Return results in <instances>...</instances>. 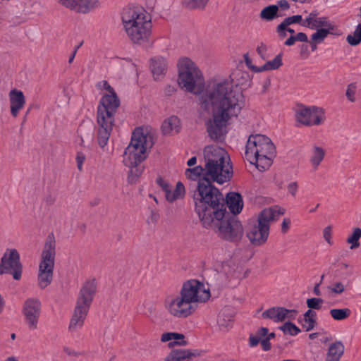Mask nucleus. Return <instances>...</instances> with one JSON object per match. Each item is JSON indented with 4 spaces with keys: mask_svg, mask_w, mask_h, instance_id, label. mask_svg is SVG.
I'll use <instances>...</instances> for the list:
<instances>
[{
    "mask_svg": "<svg viewBox=\"0 0 361 361\" xmlns=\"http://www.w3.org/2000/svg\"><path fill=\"white\" fill-rule=\"evenodd\" d=\"M316 318V312L312 310H308L302 315V317L299 318L298 322L306 331H310L314 328L317 324Z\"/></svg>",
    "mask_w": 361,
    "mask_h": 361,
    "instance_id": "obj_27",
    "label": "nucleus"
},
{
    "mask_svg": "<svg viewBox=\"0 0 361 361\" xmlns=\"http://www.w3.org/2000/svg\"><path fill=\"white\" fill-rule=\"evenodd\" d=\"M307 305L311 310H320L324 300L319 298H312L307 300Z\"/></svg>",
    "mask_w": 361,
    "mask_h": 361,
    "instance_id": "obj_41",
    "label": "nucleus"
},
{
    "mask_svg": "<svg viewBox=\"0 0 361 361\" xmlns=\"http://www.w3.org/2000/svg\"><path fill=\"white\" fill-rule=\"evenodd\" d=\"M209 0H183L184 4L189 8H204Z\"/></svg>",
    "mask_w": 361,
    "mask_h": 361,
    "instance_id": "obj_42",
    "label": "nucleus"
},
{
    "mask_svg": "<svg viewBox=\"0 0 361 361\" xmlns=\"http://www.w3.org/2000/svg\"><path fill=\"white\" fill-rule=\"evenodd\" d=\"M225 207H228L233 214H239L243 207V202L241 195L235 192H228L224 199Z\"/></svg>",
    "mask_w": 361,
    "mask_h": 361,
    "instance_id": "obj_21",
    "label": "nucleus"
},
{
    "mask_svg": "<svg viewBox=\"0 0 361 361\" xmlns=\"http://www.w3.org/2000/svg\"><path fill=\"white\" fill-rule=\"evenodd\" d=\"M302 16L300 15H295L293 16H290L288 18H286L282 23L285 25L286 27H288L289 25L294 24V23H299L301 25V23H302Z\"/></svg>",
    "mask_w": 361,
    "mask_h": 361,
    "instance_id": "obj_44",
    "label": "nucleus"
},
{
    "mask_svg": "<svg viewBox=\"0 0 361 361\" xmlns=\"http://www.w3.org/2000/svg\"><path fill=\"white\" fill-rule=\"evenodd\" d=\"M96 292L95 280L90 279L85 281L79 292L75 308L88 312Z\"/></svg>",
    "mask_w": 361,
    "mask_h": 361,
    "instance_id": "obj_14",
    "label": "nucleus"
},
{
    "mask_svg": "<svg viewBox=\"0 0 361 361\" xmlns=\"http://www.w3.org/2000/svg\"><path fill=\"white\" fill-rule=\"evenodd\" d=\"M284 214V209L268 208L262 211L258 217L257 224L251 226L247 236L254 245L264 244L269 234L270 223L277 220Z\"/></svg>",
    "mask_w": 361,
    "mask_h": 361,
    "instance_id": "obj_8",
    "label": "nucleus"
},
{
    "mask_svg": "<svg viewBox=\"0 0 361 361\" xmlns=\"http://www.w3.org/2000/svg\"><path fill=\"white\" fill-rule=\"evenodd\" d=\"M41 304L38 300L30 298L25 302L23 314L30 329H35L37 328Z\"/></svg>",
    "mask_w": 361,
    "mask_h": 361,
    "instance_id": "obj_15",
    "label": "nucleus"
},
{
    "mask_svg": "<svg viewBox=\"0 0 361 361\" xmlns=\"http://www.w3.org/2000/svg\"><path fill=\"white\" fill-rule=\"evenodd\" d=\"M245 157L261 171H265L272 164L276 149L271 140L262 134L251 135L245 147Z\"/></svg>",
    "mask_w": 361,
    "mask_h": 361,
    "instance_id": "obj_5",
    "label": "nucleus"
},
{
    "mask_svg": "<svg viewBox=\"0 0 361 361\" xmlns=\"http://www.w3.org/2000/svg\"><path fill=\"white\" fill-rule=\"evenodd\" d=\"M195 354L187 349L173 350L165 358L164 361H190Z\"/></svg>",
    "mask_w": 361,
    "mask_h": 361,
    "instance_id": "obj_23",
    "label": "nucleus"
},
{
    "mask_svg": "<svg viewBox=\"0 0 361 361\" xmlns=\"http://www.w3.org/2000/svg\"><path fill=\"white\" fill-rule=\"evenodd\" d=\"M56 240L53 233L48 235L42 254L41 262L54 264Z\"/></svg>",
    "mask_w": 361,
    "mask_h": 361,
    "instance_id": "obj_18",
    "label": "nucleus"
},
{
    "mask_svg": "<svg viewBox=\"0 0 361 361\" xmlns=\"http://www.w3.org/2000/svg\"><path fill=\"white\" fill-rule=\"evenodd\" d=\"M286 29H287V27L282 23L277 26L276 32L280 38L283 39L287 36V31Z\"/></svg>",
    "mask_w": 361,
    "mask_h": 361,
    "instance_id": "obj_51",
    "label": "nucleus"
},
{
    "mask_svg": "<svg viewBox=\"0 0 361 361\" xmlns=\"http://www.w3.org/2000/svg\"><path fill=\"white\" fill-rule=\"evenodd\" d=\"M296 42H308L307 36L304 32H298L297 35H295Z\"/></svg>",
    "mask_w": 361,
    "mask_h": 361,
    "instance_id": "obj_56",
    "label": "nucleus"
},
{
    "mask_svg": "<svg viewBox=\"0 0 361 361\" xmlns=\"http://www.w3.org/2000/svg\"><path fill=\"white\" fill-rule=\"evenodd\" d=\"M204 159L205 173L203 178L219 184L230 180L233 168L229 155L224 149L216 145L205 147Z\"/></svg>",
    "mask_w": 361,
    "mask_h": 361,
    "instance_id": "obj_3",
    "label": "nucleus"
},
{
    "mask_svg": "<svg viewBox=\"0 0 361 361\" xmlns=\"http://www.w3.org/2000/svg\"><path fill=\"white\" fill-rule=\"evenodd\" d=\"M252 69L256 73H260V72H262V71H267V68L265 66V64H264V65H262L261 66H259V67L255 66V67H253Z\"/></svg>",
    "mask_w": 361,
    "mask_h": 361,
    "instance_id": "obj_64",
    "label": "nucleus"
},
{
    "mask_svg": "<svg viewBox=\"0 0 361 361\" xmlns=\"http://www.w3.org/2000/svg\"><path fill=\"white\" fill-rule=\"evenodd\" d=\"M99 6V0H79L78 11L87 13Z\"/></svg>",
    "mask_w": 361,
    "mask_h": 361,
    "instance_id": "obj_32",
    "label": "nucleus"
},
{
    "mask_svg": "<svg viewBox=\"0 0 361 361\" xmlns=\"http://www.w3.org/2000/svg\"><path fill=\"white\" fill-rule=\"evenodd\" d=\"M269 332V330L266 327H261L260 329H259L257 332H256V335L258 336L260 339H264L266 337H267V335Z\"/></svg>",
    "mask_w": 361,
    "mask_h": 361,
    "instance_id": "obj_55",
    "label": "nucleus"
},
{
    "mask_svg": "<svg viewBox=\"0 0 361 361\" xmlns=\"http://www.w3.org/2000/svg\"><path fill=\"white\" fill-rule=\"evenodd\" d=\"M327 289L331 293L334 295H341L345 291V287L343 283L341 281H336L333 283L331 286H329Z\"/></svg>",
    "mask_w": 361,
    "mask_h": 361,
    "instance_id": "obj_40",
    "label": "nucleus"
},
{
    "mask_svg": "<svg viewBox=\"0 0 361 361\" xmlns=\"http://www.w3.org/2000/svg\"><path fill=\"white\" fill-rule=\"evenodd\" d=\"M59 2L67 8L78 11L79 0H59Z\"/></svg>",
    "mask_w": 361,
    "mask_h": 361,
    "instance_id": "obj_43",
    "label": "nucleus"
},
{
    "mask_svg": "<svg viewBox=\"0 0 361 361\" xmlns=\"http://www.w3.org/2000/svg\"><path fill=\"white\" fill-rule=\"evenodd\" d=\"M11 114L16 117L19 111L24 106L25 99L22 91L12 90L9 93Z\"/></svg>",
    "mask_w": 361,
    "mask_h": 361,
    "instance_id": "obj_20",
    "label": "nucleus"
},
{
    "mask_svg": "<svg viewBox=\"0 0 361 361\" xmlns=\"http://www.w3.org/2000/svg\"><path fill=\"white\" fill-rule=\"evenodd\" d=\"M264 64L267 71L278 69L283 64L281 54H278L273 60L269 61Z\"/></svg>",
    "mask_w": 361,
    "mask_h": 361,
    "instance_id": "obj_39",
    "label": "nucleus"
},
{
    "mask_svg": "<svg viewBox=\"0 0 361 361\" xmlns=\"http://www.w3.org/2000/svg\"><path fill=\"white\" fill-rule=\"evenodd\" d=\"M346 40L352 46H357L361 42V23L357 25L352 35L347 36Z\"/></svg>",
    "mask_w": 361,
    "mask_h": 361,
    "instance_id": "obj_34",
    "label": "nucleus"
},
{
    "mask_svg": "<svg viewBox=\"0 0 361 361\" xmlns=\"http://www.w3.org/2000/svg\"><path fill=\"white\" fill-rule=\"evenodd\" d=\"M298 189V184L297 182H291L287 186L288 192L293 196L295 197Z\"/></svg>",
    "mask_w": 361,
    "mask_h": 361,
    "instance_id": "obj_50",
    "label": "nucleus"
},
{
    "mask_svg": "<svg viewBox=\"0 0 361 361\" xmlns=\"http://www.w3.org/2000/svg\"><path fill=\"white\" fill-rule=\"evenodd\" d=\"M361 238V229L360 228H355L353 230L352 235L347 238V243H350V249L353 250L357 248L360 246L359 240Z\"/></svg>",
    "mask_w": 361,
    "mask_h": 361,
    "instance_id": "obj_35",
    "label": "nucleus"
},
{
    "mask_svg": "<svg viewBox=\"0 0 361 361\" xmlns=\"http://www.w3.org/2000/svg\"><path fill=\"white\" fill-rule=\"evenodd\" d=\"M329 313L334 319L341 321L350 317L351 314V310L348 308L331 309Z\"/></svg>",
    "mask_w": 361,
    "mask_h": 361,
    "instance_id": "obj_33",
    "label": "nucleus"
},
{
    "mask_svg": "<svg viewBox=\"0 0 361 361\" xmlns=\"http://www.w3.org/2000/svg\"><path fill=\"white\" fill-rule=\"evenodd\" d=\"M63 351L68 355H78L79 354L68 347L63 348Z\"/></svg>",
    "mask_w": 361,
    "mask_h": 361,
    "instance_id": "obj_63",
    "label": "nucleus"
},
{
    "mask_svg": "<svg viewBox=\"0 0 361 361\" xmlns=\"http://www.w3.org/2000/svg\"><path fill=\"white\" fill-rule=\"evenodd\" d=\"M176 89L173 85H167L164 89V94L167 96H171L175 93Z\"/></svg>",
    "mask_w": 361,
    "mask_h": 361,
    "instance_id": "obj_60",
    "label": "nucleus"
},
{
    "mask_svg": "<svg viewBox=\"0 0 361 361\" xmlns=\"http://www.w3.org/2000/svg\"><path fill=\"white\" fill-rule=\"evenodd\" d=\"M297 312L295 310H288L282 307H274L265 310L262 314V317L263 319H269L274 322L279 323L287 319H295Z\"/></svg>",
    "mask_w": 361,
    "mask_h": 361,
    "instance_id": "obj_16",
    "label": "nucleus"
},
{
    "mask_svg": "<svg viewBox=\"0 0 361 361\" xmlns=\"http://www.w3.org/2000/svg\"><path fill=\"white\" fill-rule=\"evenodd\" d=\"M296 42L295 35H291L286 41L284 42V44L286 46H292Z\"/></svg>",
    "mask_w": 361,
    "mask_h": 361,
    "instance_id": "obj_61",
    "label": "nucleus"
},
{
    "mask_svg": "<svg viewBox=\"0 0 361 361\" xmlns=\"http://www.w3.org/2000/svg\"><path fill=\"white\" fill-rule=\"evenodd\" d=\"M260 338L255 334H250L249 336V345L251 348H254L257 346L259 343H261Z\"/></svg>",
    "mask_w": 361,
    "mask_h": 361,
    "instance_id": "obj_49",
    "label": "nucleus"
},
{
    "mask_svg": "<svg viewBox=\"0 0 361 361\" xmlns=\"http://www.w3.org/2000/svg\"><path fill=\"white\" fill-rule=\"evenodd\" d=\"M301 25L312 30L321 28L333 29V25L326 17H319L317 11L311 12L301 23Z\"/></svg>",
    "mask_w": 361,
    "mask_h": 361,
    "instance_id": "obj_17",
    "label": "nucleus"
},
{
    "mask_svg": "<svg viewBox=\"0 0 361 361\" xmlns=\"http://www.w3.org/2000/svg\"><path fill=\"white\" fill-rule=\"evenodd\" d=\"M290 224V220L289 219H284L282 225H281V231L285 233L289 229V226Z\"/></svg>",
    "mask_w": 361,
    "mask_h": 361,
    "instance_id": "obj_58",
    "label": "nucleus"
},
{
    "mask_svg": "<svg viewBox=\"0 0 361 361\" xmlns=\"http://www.w3.org/2000/svg\"><path fill=\"white\" fill-rule=\"evenodd\" d=\"M325 156V151L320 147L314 146L310 161L314 169L317 170Z\"/></svg>",
    "mask_w": 361,
    "mask_h": 361,
    "instance_id": "obj_29",
    "label": "nucleus"
},
{
    "mask_svg": "<svg viewBox=\"0 0 361 361\" xmlns=\"http://www.w3.org/2000/svg\"><path fill=\"white\" fill-rule=\"evenodd\" d=\"M279 329L284 334L290 336H296L300 332V329L296 325L289 322H286L283 325L280 326Z\"/></svg>",
    "mask_w": 361,
    "mask_h": 361,
    "instance_id": "obj_36",
    "label": "nucleus"
},
{
    "mask_svg": "<svg viewBox=\"0 0 361 361\" xmlns=\"http://www.w3.org/2000/svg\"><path fill=\"white\" fill-rule=\"evenodd\" d=\"M331 29L328 28H321L318 29L316 32L312 35L311 39L315 42L319 43L322 42L329 34V30Z\"/></svg>",
    "mask_w": 361,
    "mask_h": 361,
    "instance_id": "obj_37",
    "label": "nucleus"
},
{
    "mask_svg": "<svg viewBox=\"0 0 361 361\" xmlns=\"http://www.w3.org/2000/svg\"><path fill=\"white\" fill-rule=\"evenodd\" d=\"M85 160V156L82 152H78L76 157L77 167L79 171L82 170V164Z\"/></svg>",
    "mask_w": 361,
    "mask_h": 361,
    "instance_id": "obj_52",
    "label": "nucleus"
},
{
    "mask_svg": "<svg viewBox=\"0 0 361 361\" xmlns=\"http://www.w3.org/2000/svg\"><path fill=\"white\" fill-rule=\"evenodd\" d=\"M119 104L120 101L115 92L104 94L101 99L97 110V141L102 148L108 143L114 123V115Z\"/></svg>",
    "mask_w": 361,
    "mask_h": 361,
    "instance_id": "obj_6",
    "label": "nucleus"
},
{
    "mask_svg": "<svg viewBox=\"0 0 361 361\" xmlns=\"http://www.w3.org/2000/svg\"><path fill=\"white\" fill-rule=\"evenodd\" d=\"M178 82L182 89L197 94L199 104L204 111H212V117L207 124V130L213 140H221L230 119L237 117L243 105V95L238 85L226 80L210 82L201 91L202 75L195 63L188 58L178 62Z\"/></svg>",
    "mask_w": 361,
    "mask_h": 361,
    "instance_id": "obj_1",
    "label": "nucleus"
},
{
    "mask_svg": "<svg viewBox=\"0 0 361 361\" xmlns=\"http://www.w3.org/2000/svg\"><path fill=\"white\" fill-rule=\"evenodd\" d=\"M267 47L265 44H264L263 43H261V44L259 46H258V47L257 48V51L258 53V54L263 59H266V52H267Z\"/></svg>",
    "mask_w": 361,
    "mask_h": 361,
    "instance_id": "obj_53",
    "label": "nucleus"
},
{
    "mask_svg": "<svg viewBox=\"0 0 361 361\" xmlns=\"http://www.w3.org/2000/svg\"><path fill=\"white\" fill-rule=\"evenodd\" d=\"M356 91V85L354 83H351L348 86L346 90V97L350 102H355V94Z\"/></svg>",
    "mask_w": 361,
    "mask_h": 361,
    "instance_id": "obj_46",
    "label": "nucleus"
},
{
    "mask_svg": "<svg viewBox=\"0 0 361 361\" xmlns=\"http://www.w3.org/2000/svg\"><path fill=\"white\" fill-rule=\"evenodd\" d=\"M278 6L269 5L264 8L260 13V18L267 21H271L279 17Z\"/></svg>",
    "mask_w": 361,
    "mask_h": 361,
    "instance_id": "obj_31",
    "label": "nucleus"
},
{
    "mask_svg": "<svg viewBox=\"0 0 361 361\" xmlns=\"http://www.w3.org/2000/svg\"><path fill=\"white\" fill-rule=\"evenodd\" d=\"M184 335L182 334L168 332L161 335V341L162 342H168L170 348H173L175 345H186L187 342L184 340Z\"/></svg>",
    "mask_w": 361,
    "mask_h": 361,
    "instance_id": "obj_25",
    "label": "nucleus"
},
{
    "mask_svg": "<svg viewBox=\"0 0 361 361\" xmlns=\"http://www.w3.org/2000/svg\"><path fill=\"white\" fill-rule=\"evenodd\" d=\"M55 200H56V198H55V197H54V196H53V195H47V196L46 197V198H45V202H46V203H47V204L51 205V204H54V203Z\"/></svg>",
    "mask_w": 361,
    "mask_h": 361,
    "instance_id": "obj_62",
    "label": "nucleus"
},
{
    "mask_svg": "<svg viewBox=\"0 0 361 361\" xmlns=\"http://www.w3.org/2000/svg\"><path fill=\"white\" fill-rule=\"evenodd\" d=\"M97 87L99 90H106V94L113 93L114 92L113 87L106 80H102L97 84Z\"/></svg>",
    "mask_w": 361,
    "mask_h": 361,
    "instance_id": "obj_47",
    "label": "nucleus"
},
{
    "mask_svg": "<svg viewBox=\"0 0 361 361\" xmlns=\"http://www.w3.org/2000/svg\"><path fill=\"white\" fill-rule=\"evenodd\" d=\"M204 167L203 168L201 166H197L194 168L187 169L185 171V175L187 178L197 181V183L201 180L204 176Z\"/></svg>",
    "mask_w": 361,
    "mask_h": 361,
    "instance_id": "obj_30",
    "label": "nucleus"
},
{
    "mask_svg": "<svg viewBox=\"0 0 361 361\" xmlns=\"http://www.w3.org/2000/svg\"><path fill=\"white\" fill-rule=\"evenodd\" d=\"M161 128L164 134L177 133L180 129V119L177 116H171L164 121Z\"/></svg>",
    "mask_w": 361,
    "mask_h": 361,
    "instance_id": "obj_28",
    "label": "nucleus"
},
{
    "mask_svg": "<svg viewBox=\"0 0 361 361\" xmlns=\"http://www.w3.org/2000/svg\"><path fill=\"white\" fill-rule=\"evenodd\" d=\"M167 63L163 57L156 56L151 59L150 68L154 80H160L166 73Z\"/></svg>",
    "mask_w": 361,
    "mask_h": 361,
    "instance_id": "obj_22",
    "label": "nucleus"
},
{
    "mask_svg": "<svg viewBox=\"0 0 361 361\" xmlns=\"http://www.w3.org/2000/svg\"><path fill=\"white\" fill-rule=\"evenodd\" d=\"M124 30L129 39L136 44L149 41L152 24L150 16L140 8H125L121 15Z\"/></svg>",
    "mask_w": 361,
    "mask_h": 361,
    "instance_id": "obj_4",
    "label": "nucleus"
},
{
    "mask_svg": "<svg viewBox=\"0 0 361 361\" xmlns=\"http://www.w3.org/2000/svg\"><path fill=\"white\" fill-rule=\"evenodd\" d=\"M344 345L341 341L331 344L325 361H339L344 353Z\"/></svg>",
    "mask_w": 361,
    "mask_h": 361,
    "instance_id": "obj_26",
    "label": "nucleus"
},
{
    "mask_svg": "<svg viewBox=\"0 0 361 361\" xmlns=\"http://www.w3.org/2000/svg\"><path fill=\"white\" fill-rule=\"evenodd\" d=\"M193 199L195 212L203 226L210 225L212 217L221 216L226 209L223 195L207 178H202L197 184Z\"/></svg>",
    "mask_w": 361,
    "mask_h": 361,
    "instance_id": "obj_2",
    "label": "nucleus"
},
{
    "mask_svg": "<svg viewBox=\"0 0 361 361\" xmlns=\"http://www.w3.org/2000/svg\"><path fill=\"white\" fill-rule=\"evenodd\" d=\"M298 122L302 125L310 126L319 125L324 118V113L321 108L316 106H300L295 114Z\"/></svg>",
    "mask_w": 361,
    "mask_h": 361,
    "instance_id": "obj_13",
    "label": "nucleus"
},
{
    "mask_svg": "<svg viewBox=\"0 0 361 361\" xmlns=\"http://www.w3.org/2000/svg\"><path fill=\"white\" fill-rule=\"evenodd\" d=\"M331 227L329 226L326 227L323 231L324 238L329 244L331 243Z\"/></svg>",
    "mask_w": 361,
    "mask_h": 361,
    "instance_id": "obj_54",
    "label": "nucleus"
},
{
    "mask_svg": "<svg viewBox=\"0 0 361 361\" xmlns=\"http://www.w3.org/2000/svg\"><path fill=\"white\" fill-rule=\"evenodd\" d=\"M164 192L165 197L169 202H172L178 200L175 195L173 193V191L169 190V185L167 184H165Z\"/></svg>",
    "mask_w": 361,
    "mask_h": 361,
    "instance_id": "obj_48",
    "label": "nucleus"
},
{
    "mask_svg": "<svg viewBox=\"0 0 361 361\" xmlns=\"http://www.w3.org/2000/svg\"><path fill=\"white\" fill-rule=\"evenodd\" d=\"M54 264L40 262L38 274V283L41 288H46L49 285L53 278Z\"/></svg>",
    "mask_w": 361,
    "mask_h": 361,
    "instance_id": "obj_19",
    "label": "nucleus"
},
{
    "mask_svg": "<svg viewBox=\"0 0 361 361\" xmlns=\"http://www.w3.org/2000/svg\"><path fill=\"white\" fill-rule=\"evenodd\" d=\"M260 343H261L262 349L264 351H268L271 348V345L269 341H268V339H265V338L264 339H262Z\"/></svg>",
    "mask_w": 361,
    "mask_h": 361,
    "instance_id": "obj_59",
    "label": "nucleus"
},
{
    "mask_svg": "<svg viewBox=\"0 0 361 361\" xmlns=\"http://www.w3.org/2000/svg\"><path fill=\"white\" fill-rule=\"evenodd\" d=\"M190 305L196 302H204L210 297L209 289L197 281L190 280L184 283L180 293Z\"/></svg>",
    "mask_w": 361,
    "mask_h": 361,
    "instance_id": "obj_10",
    "label": "nucleus"
},
{
    "mask_svg": "<svg viewBox=\"0 0 361 361\" xmlns=\"http://www.w3.org/2000/svg\"><path fill=\"white\" fill-rule=\"evenodd\" d=\"M278 9L280 8L282 10H288L290 8V5L286 0H280L277 2Z\"/></svg>",
    "mask_w": 361,
    "mask_h": 361,
    "instance_id": "obj_57",
    "label": "nucleus"
},
{
    "mask_svg": "<svg viewBox=\"0 0 361 361\" xmlns=\"http://www.w3.org/2000/svg\"><path fill=\"white\" fill-rule=\"evenodd\" d=\"M226 209L222 211V215L212 217V222L210 225L203 226L207 228L214 229L219 235L227 240L238 241L241 239L243 233L242 225L235 217H228Z\"/></svg>",
    "mask_w": 361,
    "mask_h": 361,
    "instance_id": "obj_9",
    "label": "nucleus"
},
{
    "mask_svg": "<svg viewBox=\"0 0 361 361\" xmlns=\"http://www.w3.org/2000/svg\"><path fill=\"white\" fill-rule=\"evenodd\" d=\"M164 307L171 315L178 318L187 317L195 310V305H190L180 293L169 295L165 299Z\"/></svg>",
    "mask_w": 361,
    "mask_h": 361,
    "instance_id": "obj_11",
    "label": "nucleus"
},
{
    "mask_svg": "<svg viewBox=\"0 0 361 361\" xmlns=\"http://www.w3.org/2000/svg\"><path fill=\"white\" fill-rule=\"evenodd\" d=\"M128 167L130 168L128 180L129 183H133L135 182L137 178L141 175L142 173V169L141 167H138V165Z\"/></svg>",
    "mask_w": 361,
    "mask_h": 361,
    "instance_id": "obj_38",
    "label": "nucleus"
},
{
    "mask_svg": "<svg viewBox=\"0 0 361 361\" xmlns=\"http://www.w3.org/2000/svg\"><path fill=\"white\" fill-rule=\"evenodd\" d=\"M11 274L15 280H19L22 274L20 255L16 249L8 250L1 258L0 274Z\"/></svg>",
    "mask_w": 361,
    "mask_h": 361,
    "instance_id": "obj_12",
    "label": "nucleus"
},
{
    "mask_svg": "<svg viewBox=\"0 0 361 361\" xmlns=\"http://www.w3.org/2000/svg\"><path fill=\"white\" fill-rule=\"evenodd\" d=\"M88 312L75 308L71 319L68 329L70 331H75L82 327L85 319Z\"/></svg>",
    "mask_w": 361,
    "mask_h": 361,
    "instance_id": "obj_24",
    "label": "nucleus"
},
{
    "mask_svg": "<svg viewBox=\"0 0 361 361\" xmlns=\"http://www.w3.org/2000/svg\"><path fill=\"white\" fill-rule=\"evenodd\" d=\"M153 146L151 135L143 128H137L132 133L131 140L123 154L126 166L139 165L147 157V150Z\"/></svg>",
    "mask_w": 361,
    "mask_h": 361,
    "instance_id": "obj_7",
    "label": "nucleus"
},
{
    "mask_svg": "<svg viewBox=\"0 0 361 361\" xmlns=\"http://www.w3.org/2000/svg\"><path fill=\"white\" fill-rule=\"evenodd\" d=\"M185 192V190L183 184L181 182H178L175 190L173 191V193L175 195L176 197L178 200L183 197Z\"/></svg>",
    "mask_w": 361,
    "mask_h": 361,
    "instance_id": "obj_45",
    "label": "nucleus"
}]
</instances>
